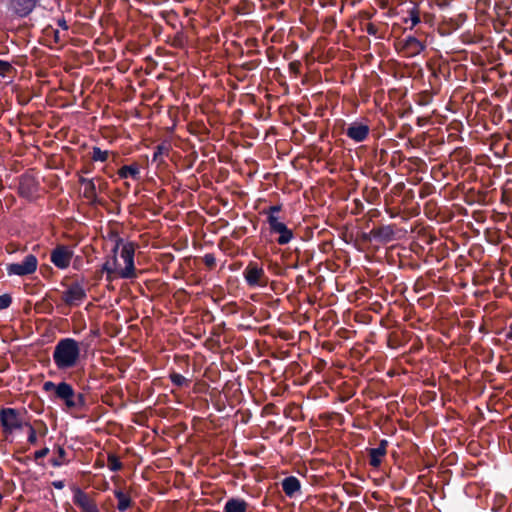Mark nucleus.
I'll use <instances>...</instances> for the list:
<instances>
[{
    "label": "nucleus",
    "instance_id": "nucleus-1",
    "mask_svg": "<svg viewBox=\"0 0 512 512\" xmlns=\"http://www.w3.org/2000/svg\"><path fill=\"white\" fill-rule=\"evenodd\" d=\"M112 252L113 255L108 258L102 266V271L107 274V280L112 282L115 278H135L134 244L131 242H123L122 239L118 238L115 240Z\"/></svg>",
    "mask_w": 512,
    "mask_h": 512
},
{
    "label": "nucleus",
    "instance_id": "nucleus-2",
    "mask_svg": "<svg viewBox=\"0 0 512 512\" xmlns=\"http://www.w3.org/2000/svg\"><path fill=\"white\" fill-rule=\"evenodd\" d=\"M80 356V347L72 338L61 339L55 346L53 361L58 369L65 370L74 367Z\"/></svg>",
    "mask_w": 512,
    "mask_h": 512
},
{
    "label": "nucleus",
    "instance_id": "nucleus-3",
    "mask_svg": "<svg viewBox=\"0 0 512 512\" xmlns=\"http://www.w3.org/2000/svg\"><path fill=\"white\" fill-rule=\"evenodd\" d=\"M46 392H54L55 397L62 400L68 410H80L85 406V399L82 394H76L72 386L66 382L55 384L47 381L43 384Z\"/></svg>",
    "mask_w": 512,
    "mask_h": 512
},
{
    "label": "nucleus",
    "instance_id": "nucleus-4",
    "mask_svg": "<svg viewBox=\"0 0 512 512\" xmlns=\"http://www.w3.org/2000/svg\"><path fill=\"white\" fill-rule=\"evenodd\" d=\"M0 421L6 433L20 430L27 425L21 411L13 408H3L0 410Z\"/></svg>",
    "mask_w": 512,
    "mask_h": 512
},
{
    "label": "nucleus",
    "instance_id": "nucleus-5",
    "mask_svg": "<svg viewBox=\"0 0 512 512\" xmlns=\"http://www.w3.org/2000/svg\"><path fill=\"white\" fill-rule=\"evenodd\" d=\"M244 278L249 286L266 287L268 277L262 266L255 262H250L243 271Z\"/></svg>",
    "mask_w": 512,
    "mask_h": 512
},
{
    "label": "nucleus",
    "instance_id": "nucleus-6",
    "mask_svg": "<svg viewBox=\"0 0 512 512\" xmlns=\"http://www.w3.org/2000/svg\"><path fill=\"white\" fill-rule=\"evenodd\" d=\"M38 266V260L33 254L27 255L21 263L7 264L8 275L26 276L34 273Z\"/></svg>",
    "mask_w": 512,
    "mask_h": 512
},
{
    "label": "nucleus",
    "instance_id": "nucleus-7",
    "mask_svg": "<svg viewBox=\"0 0 512 512\" xmlns=\"http://www.w3.org/2000/svg\"><path fill=\"white\" fill-rule=\"evenodd\" d=\"M86 297L84 288L78 284L73 283L63 292V301L70 306L79 305Z\"/></svg>",
    "mask_w": 512,
    "mask_h": 512
},
{
    "label": "nucleus",
    "instance_id": "nucleus-8",
    "mask_svg": "<svg viewBox=\"0 0 512 512\" xmlns=\"http://www.w3.org/2000/svg\"><path fill=\"white\" fill-rule=\"evenodd\" d=\"M73 252L66 246H58L51 253V262L60 269H65L70 265Z\"/></svg>",
    "mask_w": 512,
    "mask_h": 512
},
{
    "label": "nucleus",
    "instance_id": "nucleus-9",
    "mask_svg": "<svg viewBox=\"0 0 512 512\" xmlns=\"http://www.w3.org/2000/svg\"><path fill=\"white\" fill-rule=\"evenodd\" d=\"M73 502L81 512H100L94 500L80 489L75 490Z\"/></svg>",
    "mask_w": 512,
    "mask_h": 512
},
{
    "label": "nucleus",
    "instance_id": "nucleus-10",
    "mask_svg": "<svg viewBox=\"0 0 512 512\" xmlns=\"http://www.w3.org/2000/svg\"><path fill=\"white\" fill-rule=\"evenodd\" d=\"M8 8L19 17L27 16L36 6L37 0H7Z\"/></svg>",
    "mask_w": 512,
    "mask_h": 512
},
{
    "label": "nucleus",
    "instance_id": "nucleus-11",
    "mask_svg": "<svg viewBox=\"0 0 512 512\" xmlns=\"http://www.w3.org/2000/svg\"><path fill=\"white\" fill-rule=\"evenodd\" d=\"M346 134L349 138L356 142L365 140L369 134V127L362 123H352L346 130Z\"/></svg>",
    "mask_w": 512,
    "mask_h": 512
},
{
    "label": "nucleus",
    "instance_id": "nucleus-12",
    "mask_svg": "<svg viewBox=\"0 0 512 512\" xmlns=\"http://www.w3.org/2000/svg\"><path fill=\"white\" fill-rule=\"evenodd\" d=\"M387 441L382 440L378 447L369 450V463L373 467H378L386 454Z\"/></svg>",
    "mask_w": 512,
    "mask_h": 512
},
{
    "label": "nucleus",
    "instance_id": "nucleus-13",
    "mask_svg": "<svg viewBox=\"0 0 512 512\" xmlns=\"http://www.w3.org/2000/svg\"><path fill=\"white\" fill-rule=\"evenodd\" d=\"M425 46L417 38L409 36L404 40L403 49L407 55L414 56L423 51Z\"/></svg>",
    "mask_w": 512,
    "mask_h": 512
},
{
    "label": "nucleus",
    "instance_id": "nucleus-14",
    "mask_svg": "<svg viewBox=\"0 0 512 512\" xmlns=\"http://www.w3.org/2000/svg\"><path fill=\"white\" fill-rule=\"evenodd\" d=\"M271 233H277L279 234V237L277 239L278 244L285 245L291 241L293 238V232L291 229H289L285 223H281L278 225L275 229L270 231Z\"/></svg>",
    "mask_w": 512,
    "mask_h": 512
},
{
    "label": "nucleus",
    "instance_id": "nucleus-15",
    "mask_svg": "<svg viewBox=\"0 0 512 512\" xmlns=\"http://www.w3.org/2000/svg\"><path fill=\"white\" fill-rule=\"evenodd\" d=\"M282 489L287 496L292 497L299 491L300 482L296 477H287L282 481Z\"/></svg>",
    "mask_w": 512,
    "mask_h": 512
},
{
    "label": "nucleus",
    "instance_id": "nucleus-16",
    "mask_svg": "<svg viewBox=\"0 0 512 512\" xmlns=\"http://www.w3.org/2000/svg\"><path fill=\"white\" fill-rule=\"evenodd\" d=\"M247 503L242 499L232 498L224 506V512H246Z\"/></svg>",
    "mask_w": 512,
    "mask_h": 512
},
{
    "label": "nucleus",
    "instance_id": "nucleus-17",
    "mask_svg": "<svg viewBox=\"0 0 512 512\" xmlns=\"http://www.w3.org/2000/svg\"><path fill=\"white\" fill-rule=\"evenodd\" d=\"M114 495L118 500L117 509L120 512L126 511L131 506L130 496L122 490H115Z\"/></svg>",
    "mask_w": 512,
    "mask_h": 512
},
{
    "label": "nucleus",
    "instance_id": "nucleus-18",
    "mask_svg": "<svg viewBox=\"0 0 512 512\" xmlns=\"http://www.w3.org/2000/svg\"><path fill=\"white\" fill-rule=\"evenodd\" d=\"M139 173L140 171L137 165H126L121 167L118 171L120 178L132 177L133 179H137Z\"/></svg>",
    "mask_w": 512,
    "mask_h": 512
},
{
    "label": "nucleus",
    "instance_id": "nucleus-19",
    "mask_svg": "<svg viewBox=\"0 0 512 512\" xmlns=\"http://www.w3.org/2000/svg\"><path fill=\"white\" fill-rule=\"evenodd\" d=\"M56 453H57V456H55L51 460L52 465L58 467V466L65 464L67 462L66 451L62 447L58 446L56 449Z\"/></svg>",
    "mask_w": 512,
    "mask_h": 512
},
{
    "label": "nucleus",
    "instance_id": "nucleus-20",
    "mask_svg": "<svg viewBox=\"0 0 512 512\" xmlns=\"http://www.w3.org/2000/svg\"><path fill=\"white\" fill-rule=\"evenodd\" d=\"M82 183L84 184V196L89 199L94 198L96 196V188L93 181L83 179Z\"/></svg>",
    "mask_w": 512,
    "mask_h": 512
},
{
    "label": "nucleus",
    "instance_id": "nucleus-21",
    "mask_svg": "<svg viewBox=\"0 0 512 512\" xmlns=\"http://www.w3.org/2000/svg\"><path fill=\"white\" fill-rule=\"evenodd\" d=\"M108 158V151H103L98 147L93 148L92 159L95 161L104 162Z\"/></svg>",
    "mask_w": 512,
    "mask_h": 512
},
{
    "label": "nucleus",
    "instance_id": "nucleus-22",
    "mask_svg": "<svg viewBox=\"0 0 512 512\" xmlns=\"http://www.w3.org/2000/svg\"><path fill=\"white\" fill-rule=\"evenodd\" d=\"M121 462L119 461V459L114 456V455H109L108 456V467L112 470V471H117L121 468Z\"/></svg>",
    "mask_w": 512,
    "mask_h": 512
},
{
    "label": "nucleus",
    "instance_id": "nucleus-23",
    "mask_svg": "<svg viewBox=\"0 0 512 512\" xmlns=\"http://www.w3.org/2000/svg\"><path fill=\"white\" fill-rule=\"evenodd\" d=\"M267 223L269 224L270 231L275 229L281 223H284L278 215L267 217Z\"/></svg>",
    "mask_w": 512,
    "mask_h": 512
},
{
    "label": "nucleus",
    "instance_id": "nucleus-24",
    "mask_svg": "<svg viewBox=\"0 0 512 512\" xmlns=\"http://www.w3.org/2000/svg\"><path fill=\"white\" fill-rule=\"evenodd\" d=\"M281 209H282L281 205H273V206L268 207L267 209H264L262 213L264 215H266L267 217L275 216V215H278V213L281 211Z\"/></svg>",
    "mask_w": 512,
    "mask_h": 512
},
{
    "label": "nucleus",
    "instance_id": "nucleus-25",
    "mask_svg": "<svg viewBox=\"0 0 512 512\" xmlns=\"http://www.w3.org/2000/svg\"><path fill=\"white\" fill-rule=\"evenodd\" d=\"M409 19L411 21V27H414V26H416L417 24L420 23L419 13H418V11L416 9H412L409 12Z\"/></svg>",
    "mask_w": 512,
    "mask_h": 512
},
{
    "label": "nucleus",
    "instance_id": "nucleus-26",
    "mask_svg": "<svg viewBox=\"0 0 512 512\" xmlns=\"http://www.w3.org/2000/svg\"><path fill=\"white\" fill-rule=\"evenodd\" d=\"M171 380L174 384L182 386L187 383V379L181 374L174 373L171 375Z\"/></svg>",
    "mask_w": 512,
    "mask_h": 512
},
{
    "label": "nucleus",
    "instance_id": "nucleus-27",
    "mask_svg": "<svg viewBox=\"0 0 512 512\" xmlns=\"http://www.w3.org/2000/svg\"><path fill=\"white\" fill-rule=\"evenodd\" d=\"M11 297L8 294H3L0 296V309H5L11 304Z\"/></svg>",
    "mask_w": 512,
    "mask_h": 512
},
{
    "label": "nucleus",
    "instance_id": "nucleus-28",
    "mask_svg": "<svg viewBox=\"0 0 512 512\" xmlns=\"http://www.w3.org/2000/svg\"><path fill=\"white\" fill-rule=\"evenodd\" d=\"M25 427H28V429H29L28 441L31 444H35L36 441H37V436H36L35 429L30 424H28V423H27V425Z\"/></svg>",
    "mask_w": 512,
    "mask_h": 512
},
{
    "label": "nucleus",
    "instance_id": "nucleus-29",
    "mask_svg": "<svg viewBox=\"0 0 512 512\" xmlns=\"http://www.w3.org/2000/svg\"><path fill=\"white\" fill-rule=\"evenodd\" d=\"M49 453V449L48 448H43L39 451H36L35 452V459H40V458H43L45 457L47 454Z\"/></svg>",
    "mask_w": 512,
    "mask_h": 512
},
{
    "label": "nucleus",
    "instance_id": "nucleus-30",
    "mask_svg": "<svg viewBox=\"0 0 512 512\" xmlns=\"http://www.w3.org/2000/svg\"><path fill=\"white\" fill-rule=\"evenodd\" d=\"M9 68V63L0 60V74H4Z\"/></svg>",
    "mask_w": 512,
    "mask_h": 512
},
{
    "label": "nucleus",
    "instance_id": "nucleus-31",
    "mask_svg": "<svg viewBox=\"0 0 512 512\" xmlns=\"http://www.w3.org/2000/svg\"><path fill=\"white\" fill-rule=\"evenodd\" d=\"M205 263L209 266H212L215 263L214 257L211 255L205 256Z\"/></svg>",
    "mask_w": 512,
    "mask_h": 512
},
{
    "label": "nucleus",
    "instance_id": "nucleus-32",
    "mask_svg": "<svg viewBox=\"0 0 512 512\" xmlns=\"http://www.w3.org/2000/svg\"><path fill=\"white\" fill-rule=\"evenodd\" d=\"M59 24H60L61 26H63V28H64L65 30L68 28V27H67V25H66V22H65L64 20L59 21Z\"/></svg>",
    "mask_w": 512,
    "mask_h": 512
},
{
    "label": "nucleus",
    "instance_id": "nucleus-33",
    "mask_svg": "<svg viewBox=\"0 0 512 512\" xmlns=\"http://www.w3.org/2000/svg\"><path fill=\"white\" fill-rule=\"evenodd\" d=\"M54 37H55V40H56V41H59V38H60V37H59V32H58V31H55V32H54Z\"/></svg>",
    "mask_w": 512,
    "mask_h": 512
}]
</instances>
